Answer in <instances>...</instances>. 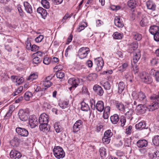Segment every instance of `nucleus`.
<instances>
[{"label": "nucleus", "instance_id": "393cba45", "mask_svg": "<svg viewBox=\"0 0 159 159\" xmlns=\"http://www.w3.org/2000/svg\"><path fill=\"white\" fill-rule=\"evenodd\" d=\"M45 123L43 124H40L39 126V129L40 130L47 133L48 132L49 130V126Z\"/></svg>", "mask_w": 159, "mask_h": 159}, {"label": "nucleus", "instance_id": "6e6d98bb", "mask_svg": "<svg viewBox=\"0 0 159 159\" xmlns=\"http://www.w3.org/2000/svg\"><path fill=\"white\" fill-rule=\"evenodd\" d=\"M159 60L158 59L154 58L151 61V63L152 66L156 65L159 63Z\"/></svg>", "mask_w": 159, "mask_h": 159}, {"label": "nucleus", "instance_id": "13d9d810", "mask_svg": "<svg viewBox=\"0 0 159 159\" xmlns=\"http://www.w3.org/2000/svg\"><path fill=\"white\" fill-rule=\"evenodd\" d=\"M21 6V5H19L17 6V8L19 12L20 15V16L23 17L24 16V13Z\"/></svg>", "mask_w": 159, "mask_h": 159}, {"label": "nucleus", "instance_id": "412c9836", "mask_svg": "<svg viewBox=\"0 0 159 159\" xmlns=\"http://www.w3.org/2000/svg\"><path fill=\"white\" fill-rule=\"evenodd\" d=\"M95 108L98 111H102L104 109L103 102L102 101H98L96 104Z\"/></svg>", "mask_w": 159, "mask_h": 159}, {"label": "nucleus", "instance_id": "c85d7f7f", "mask_svg": "<svg viewBox=\"0 0 159 159\" xmlns=\"http://www.w3.org/2000/svg\"><path fill=\"white\" fill-rule=\"evenodd\" d=\"M110 108L109 106H107L104 108L103 118L104 119H107L109 116L110 114Z\"/></svg>", "mask_w": 159, "mask_h": 159}, {"label": "nucleus", "instance_id": "4be33fe9", "mask_svg": "<svg viewBox=\"0 0 159 159\" xmlns=\"http://www.w3.org/2000/svg\"><path fill=\"white\" fill-rule=\"evenodd\" d=\"M147 108L142 104H139L136 107L137 112L140 114L144 113L146 110Z\"/></svg>", "mask_w": 159, "mask_h": 159}, {"label": "nucleus", "instance_id": "a18cd8bd", "mask_svg": "<svg viewBox=\"0 0 159 159\" xmlns=\"http://www.w3.org/2000/svg\"><path fill=\"white\" fill-rule=\"evenodd\" d=\"M128 66V65L127 63H124L119 67V70L121 72H123L126 69Z\"/></svg>", "mask_w": 159, "mask_h": 159}, {"label": "nucleus", "instance_id": "052dcab7", "mask_svg": "<svg viewBox=\"0 0 159 159\" xmlns=\"http://www.w3.org/2000/svg\"><path fill=\"white\" fill-rule=\"evenodd\" d=\"M90 106L92 109L94 110L96 107V105L95 104V101L93 99H91L90 100Z\"/></svg>", "mask_w": 159, "mask_h": 159}, {"label": "nucleus", "instance_id": "39448f33", "mask_svg": "<svg viewBox=\"0 0 159 159\" xmlns=\"http://www.w3.org/2000/svg\"><path fill=\"white\" fill-rule=\"evenodd\" d=\"M95 68L97 71H100L102 69L104 62L101 57H98L94 59Z\"/></svg>", "mask_w": 159, "mask_h": 159}, {"label": "nucleus", "instance_id": "a211bd4d", "mask_svg": "<svg viewBox=\"0 0 159 159\" xmlns=\"http://www.w3.org/2000/svg\"><path fill=\"white\" fill-rule=\"evenodd\" d=\"M150 73L155 77L157 82H159V70L152 69L150 70Z\"/></svg>", "mask_w": 159, "mask_h": 159}, {"label": "nucleus", "instance_id": "603ef678", "mask_svg": "<svg viewBox=\"0 0 159 159\" xmlns=\"http://www.w3.org/2000/svg\"><path fill=\"white\" fill-rule=\"evenodd\" d=\"M124 145L126 147H130L131 145V140L129 139H124Z\"/></svg>", "mask_w": 159, "mask_h": 159}, {"label": "nucleus", "instance_id": "dca6fc26", "mask_svg": "<svg viewBox=\"0 0 159 159\" xmlns=\"http://www.w3.org/2000/svg\"><path fill=\"white\" fill-rule=\"evenodd\" d=\"M141 54L140 51L139 50H137L136 52L134 54V55L133 58L132 62L134 64H136L139 60Z\"/></svg>", "mask_w": 159, "mask_h": 159}, {"label": "nucleus", "instance_id": "ddd939ff", "mask_svg": "<svg viewBox=\"0 0 159 159\" xmlns=\"http://www.w3.org/2000/svg\"><path fill=\"white\" fill-rule=\"evenodd\" d=\"M93 90L96 93L100 96H102L104 93L102 87L97 84L94 86Z\"/></svg>", "mask_w": 159, "mask_h": 159}, {"label": "nucleus", "instance_id": "1a4fd4ad", "mask_svg": "<svg viewBox=\"0 0 159 159\" xmlns=\"http://www.w3.org/2000/svg\"><path fill=\"white\" fill-rule=\"evenodd\" d=\"M16 131L18 135L22 137H27L29 134V132L26 129L20 127H17Z\"/></svg>", "mask_w": 159, "mask_h": 159}, {"label": "nucleus", "instance_id": "e433bc0d", "mask_svg": "<svg viewBox=\"0 0 159 159\" xmlns=\"http://www.w3.org/2000/svg\"><path fill=\"white\" fill-rule=\"evenodd\" d=\"M133 36V38L135 40L137 41H139L142 38V36L141 35L138 33L136 32H133L132 34Z\"/></svg>", "mask_w": 159, "mask_h": 159}, {"label": "nucleus", "instance_id": "6ab92c4d", "mask_svg": "<svg viewBox=\"0 0 159 159\" xmlns=\"http://www.w3.org/2000/svg\"><path fill=\"white\" fill-rule=\"evenodd\" d=\"M148 143V142L146 140L141 139L137 141L136 145L138 147L142 148L143 147H147Z\"/></svg>", "mask_w": 159, "mask_h": 159}, {"label": "nucleus", "instance_id": "09e8293b", "mask_svg": "<svg viewBox=\"0 0 159 159\" xmlns=\"http://www.w3.org/2000/svg\"><path fill=\"white\" fill-rule=\"evenodd\" d=\"M42 61V59L37 57H34L33 60V63L34 64H37L40 62Z\"/></svg>", "mask_w": 159, "mask_h": 159}, {"label": "nucleus", "instance_id": "473e14b6", "mask_svg": "<svg viewBox=\"0 0 159 159\" xmlns=\"http://www.w3.org/2000/svg\"><path fill=\"white\" fill-rule=\"evenodd\" d=\"M81 109L84 111H88L90 109V107L88 104L82 102L81 103Z\"/></svg>", "mask_w": 159, "mask_h": 159}, {"label": "nucleus", "instance_id": "9d476101", "mask_svg": "<svg viewBox=\"0 0 159 159\" xmlns=\"http://www.w3.org/2000/svg\"><path fill=\"white\" fill-rule=\"evenodd\" d=\"M80 82V79L78 78H72L70 79L68 81V83L71 86V87L70 88V89L73 87H76Z\"/></svg>", "mask_w": 159, "mask_h": 159}, {"label": "nucleus", "instance_id": "c756f323", "mask_svg": "<svg viewBox=\"0 0 159 159\" xmlns=\"http://www.w3.org/2000/svg\"><path fill=\"white\" fill-rule=\"evenodd\" d=\"M119 120V117L116 114H115L110 117V120L111 123L114 124H116Z\"/></svg>", "mask_w": 159, "mask_h": 159}, {"label": "nucleus", "instance_id": "338daca9", "mask_svg": "<svg viewBox=\"0 0 159 159\" xmlns=\"http://www.w3.org/2000/svg\"><path fill=\"white\" fill-rule=\"evenodd\" d=\"M39 47L36 45L34 44L32 46L30 50L32 52H36L39 50Z\"/></svg>", "mask_w": 159, "mask_h": 159}, {"label": "nucleus", "instance_id": "4c0bfd02", "mask_svg": "<svg viewBox=\"0 0 159 159\" xmlns=\"http://www.w3.org/2000/svg\"><path fill=\"white\" fill-rule=\"evenodd\" d=\"M48 0H42L41 4L46 9H48L50 8V3L48 1Z\"/></svg>", "mask_w": 159, "mask_h": 159}, {"label": "nucleus", "instance_id": "cd10ccee", "mask_svg": "<svg viewBox=\"0 0 159 159\" xmlns=\"http://www.w3.org/2000/svg\"><path fill=\"white\" fill-rule=\"evenodd\" d=\"M146 123L144 121H141L136 124L135 128L136 129L141 130L143 129H147L146 128Z\"/></svg>", "mask_w": 159, "mask_h": 159}, {"label": "nucleus", "instance_id": "f3484780", "mask_svg": "<svg viewBox=\"0 0 159 159\" xmlns=\"http://www.w3.org/2000/svg\"><path fill=\"white\" fill-rule=\"evenodd\" d=\"M10 156L11 158H19L21 156V155L19 152L15 150H12L11 151L10 153Z\"/></svg>", "mask_w": 159, "mask_h": 159}, {"label": "nucleus", "instance_id": "20e7f679", "mask_svg": "<svg viewBox=\"0 0 159 159\" xmlns=\"http://www.w3.org/2000/svg\"><path fill=\"white\" fill-rule=\"evenodd\" d=\"M90 50L89 48L82 47L79 49L78 52V56L80 58L84 59L87 56Z\"/></svg>", "mask_w": 159, "mask_h": 159}, {"label": "nucleus", "instance_id": "58836bf2", "mask_svg": "<svg viewBox=\"0 0 159 159\" xmlns=\"http://www.w3.org/2000/svg\"><path fill=\"white\" fill-rule=\"evenodd\" d=\"M54 127L56 132L59 133L61 131V128L59 125V123H55L54 124Z\"/></svg>", "mask_w": 159, "mask_h": 159}, {"label": "nucleus", "instance_id": "680f3d73", "mask_svg": "<svg viewBox=\"0 0 159 159\" xmlns=\"http://www.w3.org/2000/svg\"><path fill=\"white\" fill-rule=\"evenodd\" d=\"M124 78L128 80H129L130 81H132L131 75L130 73H126L124 76Z\"/></svg>", "mask_w": 159, "mask_h": 159}, {"label": "nucleus", "instance_id": "3c124183", "mask_svg": "<svg viewBox=\"0 0 159 159\" xmlns=\"http://www.w3.org/2000/svg\"><path fill=\"white\" fill-rule=\"evenodd\" d=\"M56 75L57 78L60 79H62L64 76V72L60 71H57L56 72Z\"/></svg>", "mask_w": 159, "mask_h": 159}, {"label": "nucleus", "instance_id": "7ed1b4c3", "mask_svg": "<svg viewBox=\"0 0 159 159\" xmlns=\"http://www.w3.org/2000/svg\"><path fill=\"white\" fill-rule=\"evenodd\" d=\"M53 152L55 156L58 159L63 158L65 156V153L63 149L59 146H57L53 149Z\"/></svg>", "mask_w": 159, "mask_h": 159}, {"label": "nucleus", "instance_id": "de8ad7c7", "mask_svg": "<svg viewBox=\"0 0 159 159\" xmlns=\"http://www.w3.org/2000/svg\"><path fill=\"white\" fill-rule=\"evenodd\" d=\"M38 78V75L35 74L33 73L31 74L27 78L28 80H30L33 81L34 80Z\"/></svg>", "mask_w": 159, "mask_h": 159}, {"label": "nucleus", "instance_id": "f257e3e1", "mask_svg": "<svg viewBox=\"0 0 159 159\" xmlns=\"http://www.w3.org/2000/svg\"><path fill=\"white\" fill-rule=\"evenodd\" d=\"M150 98L153 100L152 103L148 107L149 111H153L157 109L159 106V93L157 95H153L151 96Z\"/></svg>", "mask_w": 159, "mask_h": 159}, {"label": "nucleus", "instance_id": "aec40b11", "mask_svg": "<svg viewBox=\"0 0 159 159\" xmlns=\"http://www.w3.org/2000/svg\"><path fill=\"white\" fill-rule=\"evenodd\" d=\"M115 25L119 28H121L124 26V24L118 16H116L114 19Z\"/></svg>", "mask_w": 159, "mask_h": 159}, {"label": "nucleus", "instance_id": "72a5a7b5", "mask_svg": "<svg viewBox=\"0 0 159 159\" xmlns=\"http://www.w3.org/2000/svg\"><path fill=\"white\" fill-rule=\"evenodd\" d=\"M125 86L124 83L122 82H120L118 84V92L120 94L122 93L124 89Z\"/></svg>", "mask_w": 159, "mask_h": 159}, {"label": "nucleus", "instance_id": "b1692460", "mask_svg": "<svg viewBox=\"0 0 159 159\" xmlns=\"http://www.w3.org/2000/svg\"><path fill=\"white\" fill-rule=\"evenodd\" d=\"M113 102L114 103L115 105L118 110L121 111H124L125 110L124 105L121 103L119 102L118 101H113Z\"/></svg>", "mask_w": 159, "mask_h": 159}, {"label": "nucleus", "instance_id": "e2e57ef3", "mask_svg": "<svg viewBox=\"0 0 159 159\" xmlns=\"http://www.w3.org/2000/svg\"><path fill=\"white\" fill-rule=\"evenodd\" d=\"M111 9L113 11L118 10L120 9V7L119 5H111L110 7Z\"/></svg>", "mask_w": 159, "mask_h": 159}, {"label": "nucleus", "instance_id": "4d7b16f0", "mask_svg": "<svg viewBox=\"0 0 159 159\" xmlns=\"http://www.w3.org/2000/svg\"><path fill=\"white\" fill-rule=\"evenodd\" d=\"M102 86L106 90H110L111 89V85L109 82H106L103 83Z\"/></svg>", "mask_w": 159, "mask_h": 159}, {"label": "nucleus", "instance_id": "79ce46f5", "mask_svg": "<svg viewBox=\"0 0 159 159\" xmlns=\"http://www.w3.org/2000/svg\"><path fill=\"white\" fill-rule=\"evenodd\" d=\"M43 84L44 87L48 88L50 87L52 85V83L49 80H46V79L45 78L43 82Z\"/></svg>", "mask_w": 159, "mask_h": 159}, {"label": "nucleus", "instance_id": "c03bdc74", "mask_svg": "<svg viewBox=\"0 0 159 159\" xmlns=\"http://www.w3.org/2000/svg\"><path fill=\"white\" fill-rule=\"evenodd\" d=\"M24 81V79L23 77H18L16 79V85H19L23 83Z\"/></svg>", "mask_w": 159, "mask_h": 159}, {"label": "nucleus", "instance_id": "4468645a", "mask_svg": "<svg viewBox=\"0 0 159 159\" xmlns=\"http://www.w3.org/2000/svg\"><path fill=\"white\" fill-rule=\"evenodd\" d=\"M148 16L146 15H143L140 24L141 26L144 27L147 25L148 22Z\"/></svg>", "mask_w": 159, "mask_h": 159}, {"label": "nucleus", "instance_id": "7c9ffc66", "mask_svg": "<svg viewBox=\"0 0 159 159\" xmlns=\"http://www.w3.org/2000/svg\"><path fill=\"white\" fill-rule=\"evenodd\" d=\"M147 8L148 9L152 11H155L156 8V5L152 2L148 1L146 3Z\"/></svg>", "mask_w": 159, "mask_h": 159}, {"label": "nucleus", "instance_id": "864d4df0", "mask_svg": "<svg viewBox=\"0 0 159 159\" xmlns=\"http://www.w3.org/2000/svg\"><path fill=\"white\" fill-rule=\"evenodd\" d=\"M110 138L108 137H107L106 136H104L102 139V141L104 144H107L110 143Z\"/></svg>", "mask_w": 159, "mask_h": 159}, {"label": "nucleus", "instance_id": "a19ab883", "mask_svg": "<svg viewBox=\"0 0 159 159\" xmlns=\"http://www.w3.org/2000/svg\"><path fill=\"white\" fill-rule=\"evenodd\" d=\"M68 104V102L60 101L59 103V105L62 108L64 109L67 107Z\"/></svg>", "mask_w": 159, "mask_h": 159}, {"label": "nucleus", "instance_id": "49530a36", "mask_svg": "<svg viewBox=\"0 0 159 159\" xmlns=\"http://www.w3.org/2000/svg\"><path fill=\"white\" fill-rule=\"evenodd\" d=\"M71 16V14L70 15L68 13H67L63 17V19L61 20V22L63 23L66 22V20L68 19H70Z\"/></svg>", "mask_w": 159, "mask_h": 159}, {"label": "nucleus", "instance_id": "2eb2a0df", "mask_svg": "<svg viewBox=\"0 0 159 159\" xmlns=\"http://www.w3.org/2000/svg\"><path fill=\"white\" fill-rule=\"evenodd\" d=\"M23 5L25 11L28 13L31 14L33 13V9L31 6L27 2H23Z\"/></svg>", "mask_w": 159, "mask_h": 159}, {"label": "nucleus", "instance_id": "f8f14e48", "mask_svg": "<svg viewBox=\"0 0 159 159\" xmlns=\"http://www.w3.org/2000/svg\"><path fill=\"white\" fill-rule=\"evenodd\" d=\"M39 121L40 124L45 123L48 124V115L45 113L42 114L39 117Z\"/></svg>", "mask_w": 159, "mask_h": 159}, {"label": "nucleus", "instance_id": "c9c22d12", "mask_svg": "<svg viewBox=\"0 0 159 159\" xmlns=\"http://www.w3.org/2000/svg\"><path fill=\"white\" fill-rule=\"evenodd\" d=\"M153 144L156 146H159V135H156L154 137L152 140Z\"/></svg>", "mask_w": 159, "mask_h": 159}, {"label": "nucleus", "instance_id": "0eeeda50", "mask_svg": "<svg viewBox=\"0 0 159 159\" xmlns=\"http://www.w3.org/2000/svg\"><path fill=\"white\" fill-rule=\"evenodd\" d=\"M140 78L143 82L149 84L152 81V80L149 74L146 72H143L140 75Z\"/></svg>", "mask_w": 159, "mask_h": 159}, {"label": "nucleus", "instance_id": "bf43d9fd", "mask_svg": "<svg viewBox=\"0 0 159 159\" xmlns=\"http://www.w3.org/2000/svg\"><path fill=\"white\" fill-rule=\"evenodd\" d=\"M120 121L121 123V126L123 127L125 124L126 122L125 118L123 116H122L120 117Z\"/></svg>", "mask_w": 159, "mask_h": 159}, {"label": "nucleus", "instance_id": "f704fd0d", "mask_svg": "<svg viewBox=\"0 0 159 159\" xmlns=\"http://www.w3.org/2000/svg\"><path fill=\"white\" fill-rule=\"evenodd\" d=\"M99 152L101 157H106L107 155L106 150L103 147H101L99 149Z\"/></svg>", "mask_w": 159, "mask_h": 159}, {"label": "nucleus", "instance_id": "f03ea898", "mask_svg": "<svg viewBox=\"0 0 159 159\" xmlns=\"http://www.w3.org/2000/svg\"><path fill=\"white\" fill-rule=\"evenodd\" d=\"M132 96L133 99L138 100L139 101L143 103H146L147 101L146 97L144 93L142 92H140L138 93L136 91L132 92Z\"/></svg>", "mask_w": 159, "mask_h": 159}, {"label": "nucleus", "instance_id": "0e129e2a", "mask_svg": "<svg viewBox=\"0 0 159 159\" xmlns=\"http://www.w3.org/2000/svg\"><path fill=\"white\" fill-rule=\"evenodd\" d=\"M43 39V36L42 35H39L35 39V41L37 43L41 42Z\"/></svg>", "mask_w": 159, "mask_h": 159}, {"label": "nucleus", "instance_id": "8fccbe9b", "mask_svg": "<svg viewBox=\"0 0 159 159\" xmlns=\"http://www.w3.org/2000/svg\"><path fill=\"white\" fill-rule=\"evenodd\" d=\"M112 135L113 133L111 132V130L109 129L105 132L104 136H106L107 137H108V138H110Z\"/></svg>", "mask_w": 159, "mask_h": 159}, {"label": "nucleus", "instance_id": "5fc2aeb1", "mask_svg": "<svg viewBox=\"0 0 159 159\" xmlns=\"http://www.w3.org/2000/svg\"><path fill=\"white\" fill-rule=\"evenodd\" d=\"M134 111L133 109H130L129 110V111L127 112L125 114L126 117H128V118H130L133 114V113Z\"/></svg>", "mask_w": 159, "mask_h": 159}, {"label": "nucleus", "instance_id": "ea45409f", "mask_svg": "<svg viewBox=\"0 0 159 159\" xmlns=\"http://www.w3.org/2000/svg\"><path fill=\"white\" fill-rule=\"evenodd\" d=\"M113 38L115 39H120L123 36L122 34L120 33L117 32H115L113 35Z\"/></svg>", "mask_w": 159, "mask_h": 159}, {"label": "nucleus", "instance_id": "774afa93", "mask_svg": "<svg viewBox=\"0 0 159 159\" xmlns=\"http://www.w3.org/2000/svg\"><path fill=\"white\" fill-rule=\"evenodd\" d=\"M153 35L154 40L157 42L159 41V32Z\"/></svg>", "mask_w": 159, "mask_h": 159}, {"label": "nucleus", "instance_id": "9b49d317", "mask_svg": "<svg viewBox=\"0 0 159 159\" xmlns=\"http://www.w3.org/2000/svg\"><path fill=\"white\" fill-rule=\"evenodd\" d=\"M83 122L82 120H79L77 121L74 124L73 127V132L74 133L77 132L82 127Z\"/></svg>", "mask_w": 159, "mask_h": 159}, {"label": "nucleus", "instance_id": "423d86ee", "mask_svg": "<svg viewBox=\"0 0 159 159\" xmlns=\"http://www.w3.org/2000/svg\"><path fill=\"white\" fill-rule=\"evenodd\" d=\"M19 117L20 120L25 121L27 120L29 116L28 111L27 109H21L18 113Z\"/></svg>", "mask_w": 159, "mask_h": 159}, {"label": "nucleus", "instance_id": "a878e982", "mask_svg": "<svg viewBox=\"0 0 159 159\" xmlns=\"http://www.w3.org/2000/svg\"><path fill=\"white\" fill-rule=\"evenodd\" d=\"M149 31L153 35L159 32V27L156 25L152 26L150 28Z\"/></svg>", "mask_w": 159, "mask_h": 159}, {"label": "nucleus", "instance_id": "2f4dec72", "mask_svg": "<svg viewBox=\"0 0 159 159\" xmlns=\"http://www.w3.org/2000/svg\"><path fill=\"white\" fill-rule=\"evenodd\" d=\"M128 7L131 9H133L137 6V3L135 0H130L128 2Z\"/></svg>", "mask_w": 159, "mask_h": 159}, {"label": "nucleus", "instance_id": "69168bd1", "mask_svg": "<svg viewBox=\"0 0 159 159\" xmlns=\"http://www.w3.org/2000/svg\"><path fill=\"white\" fill-rule=\"evenodd\" d=\"M51 61V59L48 57H46L44 58L43 62L44 64L48 65L49 64Z\"/></svg>", "mask_w": 159, "mask_h": 159}, {"label": "nucleus", "instance_id": "37998d69", "mask_svg": "<svg viewBox=\"0 0 159 159\" xmlns=\"http://www.w3.org/2000/svg\"><path fill=\"white\" fill-rule=\"evenodd\" d=\"M32 93L30 92H26L24 95V98L25 100L26 101H29L30 98L32 96Z\"/></svg>", "mask_w": 159, "mask_h": 159}, {"label": "nucleus", "instance_id": "bb28decb", "mask_svg": "<svg viewBox=\"0 0 159 159\" xmlns=\"http://www.w3.org/2000/svg\"><path fill=\"white\" fill-rule=\"evenodd\" d=\"M38 13L40 14L43 18L45 17L47 15V12L46 10L43 9L42 7H39L37 10Z\"/></svg>", "mask_w": 159, "mask_h": 159}, {"label": "nucleus", "instance_id": "5701e85b", "mask_svg": "<svg viewBox=\"0 0 159 159\" xmlns=\"http://www.w3.org/2000/svg\"><path fill=\"white\" fill-rule=\"evenodd\" d=\"M20 142V139L16 136H15L10 141L11 145L13 147H17Z\"/></svg>", "mask_w": 159, "mask_h": 159}, {"label": "nucleus", "instance_id": "6e6552de", "mask_svg": "<svg viewBox=\"0 0 159 159\" xmlns=\"http://www.w3.org/2000/svg\"><path fill=\"white\" fill-rule=\"evenodd\" d=\"M29 123L31 128H34L38 124V119L34 115L30 116L29 117Z\"/></svg>", "mask_w": 159, "mask_h": 159}]
</instances>
